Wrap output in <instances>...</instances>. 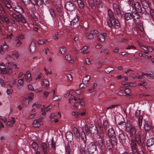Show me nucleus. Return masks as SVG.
Wrapping results in <instances>:
<instances>
[{
    "label": "nucleus",
    "mask_w": 154,
    "mask_h": 154,
    "mask_svg": "<svg viewBox=\"0 0 154 154\" xmlns=\"http://www.w3.org/2000/svg\"><path fill=\"white\" fill-rule=\"evenodd\" d=\"M66 137L68 141L71 142L73 138V135L71 132H68L66 134Z\"/></svg>",
    "instance_id": "obj_14"
},
{
    "label": "nucleus",
    "mask_w": 154,
    "mask_h": 154,
    "mask_svg": "<svg viewBox=\"0 0 154 154\" xmlns=\"http://www.w3.org/2000/svg\"><path fill=\"white\" fill-rule=\"evenodd\" d=\"M50 14L51 16L53 18L56 17V15L54 11V10L52 8H50L49 10Z\"/></svg>",
    "instance_id": "obj_42"
},
{
    "label": "nucleus",
    "mask_w": 154,
    "mask_h": 154,
    "mask_svg": "<svg viewBox=\"0 0 154 154\" xmlns=\"http://www.w3.org/2000/svg\"><path fill=\"white\" fill-rule=\"evenodd\" d=\"M98 127L100 131L98 132V131L97 130V145L99 148L102 150H103L104 148L103 145V140L104 134L103 132V129L102 125V123L98 122Z\"/></svg>",
    "instance_id": "obj_1"
},
{
    "label": "nucleus",
    "mask_w": 154,
    "mask_h": 154,
    "mask_svg": "<svg viewBox=\"0 0 154 154\" xmlns=\"http://www.w3.org/2000/svg\"><path fill=\"white\" fill-rule=\"evenodd\" d=\"M96 34V30H93L91 31V33L89 34L88 36L87 37L88 39H91L94 38L93 34Z\"/></svg>",
    "instance_id": "obj_31"
},
{
    "label": "nucleus",
    "mask_w": 154,
    "mask_h": 154,
    "mask_svg": "<svg viewBox=\"0 0 154 154\" xmlns=\"http://www.w3.org/2000/svg\"><path fill=\"white\" fill-rule=\"evenodd\" d=\"M9 14L10 16L14 18L17 21H19L20 20L18 18V16L20 15V14L18 15H17L14 13H12V14L9 13Z\"/></svg>",
    "instance_id": "obj_33"
},
{
    "label": "nucleus",
    "mask_w": 154,
    "mask_h": 154,
    "mask_svg": "<svg viewBox=\"0 0 154 154\" xmlns=\"http://www.w3.org/2000/svg\"><path fill=\"white\" fill-rule=\"evenodd\" d=\"M141 2L143 7L144 8H146L148 7V5L146 0H142Z\"/></svg>",
    "instance_id": "obj_40"
},
{
    "label": "nucleus",
    "mask_w": 154,
    "mask_h": 154,
    "mask_svg": "<svg viewBox=\"0 0 154 154\" xmlns=\"http://www.w3.org/2000/svg\"><path fill=\"white\" fill-rule=\"evenodd\" d=\"M114 70L113 68L112 67H107L106 68L104 69L105 72L107 73H109L111 71Z\"/></svg>",
    "instance_id": "obj_34"
},
{
    "label": "nucleus",
    "mask_w": 154,
    "mask_h": 154,
    "mask_svg": "<svg viewBox=\"0 0 154 154\" xmlns=\"http://www.w3.org/2000/svg\"><path fill=\"white\" fill-rule=\"evenodd\" d=\"M30 51L32 53L35 51L36 49V44L33 41H32L29 46Z\"/></svg>",
    "instance_id": "obj_22"
},
{
    "label": "nucleus",
    "mask_w": 154,
    "mask_h": 154,
    "mask_svg": "<svg viewBox=\"0 0 154 154\" xmlns=\"http://www.w3.org/2000/svg\"><path fill=\"white\" fill-rule=\"evenodd\" d=\"M108 134L109 136L111 138H113L116 137L115 132L112 128H111L108 130Z\"/></svg>",
    "instance_id": "obj_17"
},
{
    "label": "nucleus",
    "mask_w": 154,
    "mask_h": 154,
    "mask_svg": "<svg viewBox=\"0 0 154 154\" xmlns=\"http://www.w3.org/2000/svg\"><path fill=\"white\" fill-rule=\"evenodd\" d=\"M5 22L6 23L9 24L11 23L12 24H14L15 22L12 18L9 19L8 17L5 16L3 13L0 12V23L4 24Z\"/></svg>",
    "instance_id": "obj_4"
},
{
    "label": "nucleus",
    "mask_w": 154,
    "mask_h": 154,
    "mask_svg": "<svg viewBox=\"0 0 154 154\" xmlns=\"http://www.w3.org/2000/svg\"><path fill=\"white\" fill-rule=\"evenodd\" d=\"M80 148L82 154H93L96 150V146L94 143H91L87 148H86L85 144H81Z\"/></svg>",
    "instance_id": "obj_2"
},
{
    "label": "nucleus",
    "mask_w": 154,
    "mask_h": 154,
    "mask_svg": "<svg viewBox=\"0 0 154 154\" xmlns=\"http://www.w3.org/2000/svg\"><path fill=\"white\" fill-rule=\"evenodd\" d=\"M67 79L69 81H71L72 80V76L70 74H68L66 75Z\"/></svg>",
    "instance_id": "obj_55"
},
{
    "label": "nucleus",
    "mask_w": 154,
    "mask_h": 154,
    "mask_svg": "<svg viewBox=\"0 0 154 154\" xmlns=\"http://www.w3.org/2000/svg\"><path fill=\"white\" fill-rule=\"evenodd\" d=\"M0 12L3 13L4 14L6 13V8L1 2H0Z\"/></svg>",
    "instance_id": "obj_35"
},
{
    "label": "nucleus",
    "mask_w": 154,
    "mask_h": 154,
    "mask_svg": "<svg viewBox=\"0 0 154 154\" xmlns=\"http://www.w3.org/2000/svg\"><path fill=\"white\" fill-rule=\"evenodd\" d=\"M24 38V35L22 34L18 35L16 37V38L17 39V40H20L23 39Z\"/></svg>",
    "instance_id": "obj_50"
},
{
    "label": "nucleus",
    "mask_w": 154,
    "mask_h": 154,
    "mask_svg": "<svg viewBox=\"0 0 154 154\" xmlns=\"http://www.w3.org/2000/svg\"><path fill=\"white\" fill-rule=\"evenodd\" d=\"M77 2L79 8L80 9H83L85 6L83 2L81 0H77Z\"/></svg>",
    "instance_id": "obj_28"
},
{
    "label": "nucleus",
    "mask_w": 154,
    "mask_h": 154,
    "mask_svg": "<svg viewBox=\"0 0 154 154\" xmlns=\"http://www.w3.org/2000/svg\"><path fill=\"white\" fill-rule=\"evenodd\" d=\"M8 48V46L6 43L5 42L3 45H0V53L2 54H4V51H7Z\"/></svg>",
    "instance_id": "obj_10"
},
{
    "label": "nucleus",
    "mask_w": 154,
    "mask_h": 154,
    "mask_svg": "<svg viewBox=\"0 0 154 154\" xmlns=\"http://www.w3.org/2000/svg\"><path fill=\"white\" fill-rule=\"evenodd\" d=\"M130 146L132 150L131 152H133L134 154H137L138 152L137 151V146L135 141L134 140H131Z\"/></svg>",
    "instance_id": "obj_8"
},
{
    "label": "nucleus",
    "mask_w": 154,
    "mask_h": 154,
    "mask_svg": "<svg viewBox=\"0 0 154 154\" xmlns=\"http://www.w3.org/2000/svg\"><path fill=\"white\" fill-rule=\"evenodd\" d=\"M80 136H81L82 140L84 141L83 144H85V143L86 142L87 140L85 133L83 132H81Z\"/></svg>",
    "instance_id": "obj_32"
},
{
    "label": "nucleus",
    "mask_w": 154,
    "mask_h": 154,
    "mask_svg": "<svg viewBox=\"0 0 154 154\" xmlns=\"http://www.w3.org/2000/svg\"><path fill=\"white\" fill-rule=\"evenodd\" d=\"M125 128L126 131L130 133L132 136L135 135L136 131L135 127L129 123H127Z\"/></svg>",
    "instance_id": "obj_5"
},
{
    "label": "nucleus",
    "mask_w": 154,
    "mask_h": 154,
    "mask_svg": "<svg viewBox=\"0 0 154 154\" xmlns=\"http://www.w3.org/2000/svg\"><path fill=\"white\" fill-rule=\"evenodd\" d=\"M108 16L107 18V23L109 27L114 26H119L120 23L119 20L114 18V15L110 10L108 11Z\"/></svg>",
    "instance_id": "obj_3"
},
{
    "label": "nucleus",
    "mask_w": 154,
    "mask_h": 154,
    "mask_svg": "<svg viewBox=\"0 0 154 154\" xmlns=\"http://www.w3.org/2000/svg\"><path fill=\"white\" fill-rule=\"evenodd\" d=\"M86 114V112L85 111H84L80 113H79V114L76 117V118H78L82 116H84Z\"/></svg>",
    "instance_id": "obj_64"
},
{
    "label": "nucleus",
    "mask_w": 154,
    "mask_h": 154,
    "mask_svg": "<svg viewBox=\"0 0 154 154\" xmlns=\"http://www.w3.org/2000/svg\"><path fill=\"white\" fill-rule=\"evenodd\" d=\"M18 18L20 20L19 21H17L18 22H20L21 21L23 23H26V21L23 15L20 14V15L18 16Z\"/></svg>",
    "instance_id": "obj_27"
},
{
    "label": "nucleus",
    "mask_w": 154,
    "mask_h": 154,
    "mask_svg": "<svg viewBox=\"0 0 154 154\" xmlns=\"http://www.w3.org/2000/svg\"><path fill=\"white\" fill-rule=\"evenodd\" d=\"M22 102L23 103L26 105H28L29 103V99L26 97H24L23 99Z\"/></svg>",
    "instance_id": "obj_43"
},
{
    "label": "nucleus",
    "mask_w": 154,
    "mask_h": 154,
    "mask_svg": "<svg viewBox=\"0 0 154 154\" xmlns=\"http://www.w3.org/2000/svg\"><path fill=\"white\" fill-rule=\"evenodd\" d=\"M95 85H96V83L94 84L93 86L91 88L88 89V91H91V93L92 95H94L95 93V91H94V89H95L96 87Z\"/></svg>",
    "instance_id": "obj_36"
},
{
    "label": "nucleus",
    "mask_w": 154,
    "mask_h": 154,
    "mask_svg": "<svg viewBox=\"0 0 154 154\" xmlns=\"http://www.w3.org/2000/svg\"><path fill=\"white\" fill-rule=\"evenodd\" d=\"M135 116L138 118H139L140 116H142V115H140V110H137L135 112Z\"/></svg>",
    "instance_id": "obj_57"
},
{
    "label": "nucleus",
    "mask_w": 154,
    "mask_h": 154,
    "mask_svg": "<svg viewBox=\"0 0 154 154\" xmlns=\"http://www.w3.org/2000/svg\"><path fill=\"white\" fill-rule=\"evenodd\" d=\"M33 124L34 126L35 127H38L40 126V124L38 122V121L34 120L33 122Z\"/></svg>",
    "instance_id": "obj_56"
},
{
    "label": "nucleus",
    "mask_w": 154,
    "mask_h": 154,
    "mask_svg": "<svg viewBox=\"0 0 154 154\" xmlns=\"http://www.w3.org/2000/svg\"><path fill=\"white\" fill-rule=\"evenodd\" d=\"M136 140L138 143H140L141 142V140L139 135H136L135 138Z\"/></svg>",
    "instance_id": "obj_59"
},
{
    "label": "nucleus",
    "mask_w": 154,
    "mask_h": 154,
    "mask_svg": "<svg viewBox=\"0 0 154 154\" xmlns=\"http://www.w3.org/2000/svg\"><path fill=\"white\" fill-rule=\"evenodd\" d=\"M119 137L121 143H125L126 137L124 134L123 133L120 134L119 135Z\"/></svg>",
    "instance_id": "obj_16"
},
{
    "label": "nucleus",
    "mask_w": 154,
    "mask_h": 154,
    "mask_svg": "<svg viewBox=\"0 0 154 154\" xmlns=\"http://www.w3.org/2000/svg\"><path fill=\"white\" fill-rule=\"evenodd\" d=\"M31 3L34 6L39 7L42 4V0H31Z\"/></svg>",
    "instance_id": "obj_13"
},
{
    "label": "nucleus",
    "mask_w": 154,
    "mask_h": 154,
    "mask_svg": "<svg viewBox=\"0 0 154 154\" xmlns=\"http://www.w3.org/2000/svg\"><path fill=\"white\" fill-rule=\"evenodd\" d=\"M47 144L43 142L42 144V147L44 152H47Z\"/></svg>",
    "instance_id": "obj_44"
},
{
    "label": "nucleus",
    "mask_w": 154,
    "mask_h": 154,
    "mask_svg": "<svg viewBox=\"0 0 154 154\" xmlns=\"http://www.w3.org/2000/svg\"><path fill=\"white\" fill-rule=\"evenodd\" d=\"M34 106L35 107H36L38 108H39L41 107V105L39 103H34L32 105V107H33Z\"/></svg>",
    "instance_id": "obj_60"
},
{
    "label": "nucleus",
    "mask_w": 154,
    "mask_h": 154,
    "mask_svg": "<svg viewBox=\"0 0 154 154\" xmlns=\"http://www.w3.org/2000/svg\"><path fill=\"white\" fill-rule=\"evenodd\" d=\"M61 97L60 96H54L53 100L54 101H57L60 99Z\"/></svg>",
    "instance_id": "obj_62"
},
{
    "label": "nucleus",
    "mask_w": 154,
    "mask_h": 154,
    "mask_svg": "<svg viewBox=\"0 0 154 154\" xmlns=\"http://www.w3.org/2000/svg\"><path fill=\"white\" fill-rule=\"evenodd\" d=\"M12 8L15 12L20 14L23 13L24 12L23 9L22 7L19 5L14 7Z\"/></svg>",
    "instance_id": "obj_12"
},
{
    "label": "nucleus",
    "mask_w": 154,
    "mask_h": 154,
    "mask_svg": "<svg viewBox=\"0 0 154 154\" xmlns=\"http://www.w3.org/2000/svg\"><path fill=\"white\" fill-rule=\"evenodd\" d=\"M52 106L49 105L46 108L45 106H43V107L41 109V111L42 112V114L43 115H45L46 114V112L48 111L49 109H51Z\"/></svg>",
    "instance_id": "obj_18"
},
{
    "label": "nucleus",
    "mask_w": 154,
    "mask_h": 154,
    "mask_svg": "<svg viewBox=\"0 0 154 154\" xmlns=\"http://www.w3.org/2000/svg\"><path fill=\"white\" fill-rule=\"evenodd\" d=\"M143 120V116H140L138 118V124L139 127H141L142 125V122Z\"/></svg>",
    "instance_id": "obj_58"
},
{
    "label": "nucleus",
    "mask_w": 154,
    "mask_h": 154,
    "mask_svg": "<svg viewBox=\"0 0 154 154\" xmlns=\"http://www.w3.org/2000/svg\"><path fill=\"white\" fill-rule=\"evenodd\" d=\"M2 4L6 9L7 8V9H9L12 8L11 3L8 0H6Z\"/></svg>",
    "instance_id": "obj_20"
},
{
    "label": "nucleus",
    "mask_w": 154,
    "mask_h": 154,
    "mask_svg": "<svg viewBox=\"0 0 154 154\" xmlns=\"http://www.w3.org/2000/svg\"><path fill=\"white\" fill-rule=\"evenodd\" d=\"M88 4L91 7L92 9H94L95 8V6L94 5V1L93 0H88Z\"/></svg>",
    "instance_id": "obj_37"
},
{
    "label": "nucleus",
    "mask_w": 154,
    "mask_h": 154,
    "mask_svg": "<svg viewBox=\"0 0 154 154\" xmlns=\"http://www.w3.org/2000/svg\"><path fill=\"white\" fill-rule=\"evenodd\" d=\"M72 131L73 132L75 136L77 138H79L80 136V134L79 133V131L78 129L75 128L74 127L72 129Z\"/></svg>",
    "instance_id": "obj_23"
},
{
    "label": "nucleus",
    "mask_w": 154,
    "mask_h": 154,
    "mask_svg": "<svg viewBox=\"0 0 154 154\" xmlns=\"http://www.w3.org/2000/svg\"><path fill=\"white\" fill-rule=\"evenodd\" d=\"M106 144L107 146L110 147H112V146L111 143V141L110 139H108L106 141Z\"/></svg>",
    "instance_id": "obj_51"
},
{
    "label": "nucleus",
    "mask_w": 154,
    "mask_h": 154,
    "mask_svg": "<svg viewBox=\"0 0 154 154\" xmlns=\"http://www.w3.org/2000/svg\"><path fill=\"white\" fill-rule=\"evenodd\" d=\"M103 9L102 3L100 1H97V13L100 14Z\"/></svg>",
    "instance_id": "obj_11"
},
{
    "label": "nucleus",
    "mask_w": 154,
    "mask_h": 154,
    "mask_svg": "<svg viewBox=\"0 0 154 154\" xmlns=\"http://www.w3.org/2000/svg\"><path fill=\"white\" fill-rule=\"evenodd\" d=\"M132 5H134L136 11L138 12L141 13L142 14L143 12L142 11V8L138 2H136L135 3L132 2Z\"/></svg>",
    "instance_id": "obj_9"
},
{
    "label": "nucleus",
    "mask_w": 154,
    "mask_h": 154,
    "mask_svg": "<svg viewBox=\"0 0 154 154\" xmlns=\"http://www.w3.org/2000/svg\"><path fill=\"white\" fill-rule=\"evenodd\" d=\"M91 79L90 76L88 75L85 76L83 79V82L87 84Z\"/></svg>",
    "instance_id": "obj_30"
},
{
    "label": "nucleus",
    "mask_w": 154,
    "mask_h": 154,
    "mask_svg": "<svg viewBox=\"0 0 154 154\" xmlns=\"http://www.w3.org/2000/svg\"><path fill=\"white\" fill-rule=\"evenodd\" d=\"M65 7L67 10L72 12L75 10V6L72 2L68 1L65 3Z\"/></svg>",
    "instance_id": "obj_6"
},
{
    "label": "nucleus",
    "mask_w": 154,
    "mask_h": 154,
    "mask_svg": "<svg viewBox=\"0 0 154 154\" xmlns=\"http://www.w3.org/2000/svg\"><path fill=\"white\" fill-rule=\"evenodd\" d=\"M79 20V17L77 15H76L75 16L72 20V22L74 23H75L78 22Z\"/></svg>",
    "instance_id": "obj_52"
},
{
    "label": "nucleus",
    "mask_w": 154,
    "mask_h": 154,
    "mask_svg": "<svg viewBox=\"0 0 154 154\" xmlns=\"http://www.w3.org/2000/svg\"><path fill=\"white\" fill-rule=\"evenodd\" d=\"M119 106V105L117 104V105H112L109 107H107L106 108V109H112L113 108H115V107H116L117 106Z\"/></svg>",
    "instance_id": "obj_63"
},
{
    "label": "nucleus",
    "mask_w": 154,
    "mask_h": 154,
    "mask_svg": "<svg viewBox=\"0 0 154 154\" xmlns=\"http://www.w3.org/2000/svg\"><path fill=\"white\" fill-rule=\"evenodd\" d=\"M96 129L94 126H93V127H90L89 128V131L88 133H94L95 132Z\"/></svg>",
    "instance_id": "obj_45"
},
{
    "label": "nucleus",
    "mask_w": 154,
    "mask_h": 154,
    "mask_svg": "<svg viewBox=\"0 0 154 154\" xmlns=\"http://www.w3.org/2000/svg\"><path fill=\"white\" fill-rule=\"evenodd\" d=\"M102 121L103 122V125L105 129H106L109 127V125L107 120H105L104 121H103V119H102V118H100L99 120H98V122H101Z\"/></svg>",
    "instance_id": "obj_15"
},
{
    "label": "nucleus",
    "mask_w": 154,
    "mask_h": 154,
    "mask_svg": "<svg viewBox=\"0 0 154 154\" xmlns=\"http://www.w3.org/2000/svg\"><path fill=\"white\" fill-rule=\"evenodd\" d=\"M98 40L101 42H104L105 41V37L103 35L100 34L98 36Z\"/></svg>",
    "instance_id": "obj_41"
},
{
    "label": "nucleus",
    "mask_w": 154,
    "mask_h": 154,
    "mask_svg": "<svg viewBox=\"0 0 154 154\" xmlns=\"http://www.w3.org/2000/svg\"><path fill=\"white\" fill-rule=\"evenodd\" d=\"M21 1L23 4L25 5L29 4L31 3V0H21Z\"/></svg>",
    "instance_id": "obj_53"
},
{
    "label": "nucleus",
    "mask_w": 154,
    "mask_h": 154,
    "mask_svg": "<svg viewBox=\"0 0 154 154\" xmlns=\"http://www.w3.org/2000/svg\"><path fill=\"white\" fill-rule=\"evenodd\" d=\"M154 144V138L149 139L147 141L146 145L148 147H151Z\"/></svg>",
    "instance_id": "obj_24"
},
{
    "label": "nucleus",
    "mask_w": 154,
    "mask_h": 154,
    "mask_svg": "<svg viewBox=\"0 0 154 154\" xmlns=\"http://www.w3.org/2000/svg\"><path fill=\"white\" fill-rule=\"evenodd\" d=\"M132 15L135 20H140V16L137 12L135 11L133 12L132 13Z\"/></svg>",
    "instance_id": "obj_25"
},
{
    "label": "nucleus",
    "mask_w": 154,
    "mask_h": 154,
    "mask_svg": "<svg viewBox=\"0 0 154 154\" xmlns=\"http://www.w3.org/2000/svg\"><path fill=\"white\" fill-rule=\"evenodd\" d=\"M61 50V54H62L64 55L66 51V48L63 46H62L60 48Z\"/></svg>",
    "instance_id": "obj_61"
},
{
    "label": "nucleus",
    "mask_w": 154,
    "mask_h": 154,
    "mask_svg": "<svg viewBox=\"0 0 154 154\" xmlns=\"http://www.w3.org/2000/svg\"><path fill=\"white\" fill-rule=\"evenodd\" d=\"M144 127L145 130L146 131H149L151 128L150 124L147 121L145 122Z\"/></svg>",
    "instance_id": "obj_26"
},
{
    "label": "nucleus",
    "mask_w": 154,
    "mask_h": 154,
    "mask_svg": "<svg viewBox=\"0 0 154 154\" xmlns=\"http://www.w3.org/2000/svg\"><path fill=\"white\" fill-rule=\"evenodd\" d=\"M131 90L128 88H126L124 91V92L126 96H128L131 92Z\"/></svg>",
    "instance_id": "obj_46"
},
{
    "label": "nucleus",
    "mask_w": 154,
    "mask_h": 154,
    "mask_svg": "<svg viewBox=\"0 0 154 154\" xmlns=\"http://www.w3.org/2000/svg\"><path fill=\"white\" fill-rule=\"evenodd\" d=\"M82 129L83 131L82 132H84L85 131L86 132V134L88 133L89 128L86 125H85L83 127Z\"/></svg>",
    "instance_id": "obj_49"
},
{
    "label": "nucleus",
    "mask_w": 154,
    "mask_h": 154,
    "mask_svg": "<svg viewBox=\"0 0 154 154\" xmlns=\"http://www.w3.org/2000/svg\"><path fill=\"white\" fill-rule=\"evenodd\" d=\"M15 45L16 47H19L22 44V43L19 40H17V39L15 38Z\"/></svg>",
    "instance_id": "obj_54"
},
{
    "label": "nucleus",
    "mask_w": 154,
    "mask_h": 154,
    "mask_svg": "<svg viewBox=\"0 0 154 154\" xmlns=\"http://www.w3.org/2000/svg\"><path fill=\"white\" fill-rule=\"evenodd\" d=\"M32 146L34 150H37L38 149V144L35 142L32 143Z\"/></svg>",
    "instance_id": "obj_48"
},
{
    "label": "nucleus",
    "mask_w": 154,
    "mask_h": 154,
    "mask_svg": "<svg viewBox=\"0 0 154 154\" xmlns=\"http://www.w3.org/2000/svg\"><path fill=\"white\" fill-rule=\"evenodd\" d=\"M111 140L112 147H113L114 146H116L117 145V139L115 138V137L112 138V139H111Z\"/></svg>",
    "instance_id": "obj_39"
},
{
    "label": "nucleus",
    "mask_w": 154,
    "mask_h": 154,
    "mask_svg": "<svg viewBox=\"0 0 154 154\" xmlns=\"http://www.w3.org/2000/svg\"><path fill=\"white\" fill-rule=\"evenodd\" d=\"M65 150L66 154H72V151L71 149L70 145L67 144L65 145Z\"/></svg>",
    "instance_id": "obj_19"
},
{
    "label": "nucleus",
    "mask_w": 154,
    "mask_h": 154,
    "mask_svg": "<svg viewBox=\"0 0 154 154\" xmlns=\"http://www.w3.org/2000/svg\"><path fill=\"white\" fill-rule=\"evenodd\" d=\"M2 4L6 9L7 8V9H9L12 8L11 3L8 0H6Z\"/></svg>",
    "instance_id": "obj_21"
},
{
    "label": "nucleus",
    "mask_w": 154,
    "mask_h": 154,
    "mask_svg": "<svg viewBox=\"0 0 154 154\" xmlns=\"http://www.w3.org/2000/svg\"><path fill=\"white\" fill-rule=\"evenodd\" d=\"M43 84L45 86L48 87L49 86V82L47 79H44L43 81Z\"/></svg>",
    "instance_id": "obj_47"
},
{
    "label": "nucleus",
    "mask_w": 154,
    "mask_h": 154,
    "mask_svg": "<svg viewBox=\"0 0 154 154\" xmlns=\"http://www.w3.org/2000/svg\"><path fill=\"white\" fill-rule=\"evenodd\" d=\"M132 18V16L130 13H126L125 14V18L126 20H128Z\"/></svg>",
    "instance_id": "obj_29"
},
{
    "label": "nucleus",
    "mask_w": 154,
    "mask_h": 154,
    "mask_svg": "<svg viewBox=\"0 0 154 154\" xmlns=\"http://www.w3.org/2000/svg\"><path fill=\"white\" fill-rule=\"evenodd\" d=\"M15 118L14 117H12V120L8 121L7 122V124L8 125L11 126L15 123Z\"/></svg>",
    "instance_id": "obj_38"
},
{
    "label": "nucleus",
    "mask_w": 154,
    "mask_h": 154,
    "mask_svg": "<svg viewBox=\"0 0 154 154\" xmlns=\"http://www.w3.org/2000/svg\"><path fill=\"white\" fill-rule=\"evenodd\" d=\"M12 63L11 62L6 63L5 66V70H4L5 73L10 75L12 73Z\"/></svg>",
    "instance_id": "obj_7"
}]
</instances>
